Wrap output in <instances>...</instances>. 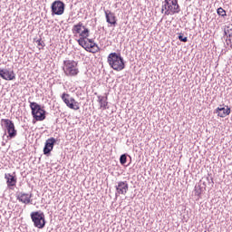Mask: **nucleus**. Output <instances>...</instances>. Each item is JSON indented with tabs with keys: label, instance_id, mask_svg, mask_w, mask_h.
Wrapping results in <instances>:
<instances>
[{
	"label": "nucleus",
	"instance_id": "1",
	"mask_svg": "<svg viewBox=\"0 0 232 232\" xmlns=\"http://www.w3.org/2000/svg\"><path fill=\"white\" fill-rule=\"evenodd\" d=\"M107 63L109 66L115 72H122L126 68L124 63V58L121 55V53H111L107 57Z\"/></svg>",
	"mask_w": 232,
	"mask_h": 232
},
{
	"label": "nucleus",
	"instance_id": "2",
	"mask_svg": "<svg viewBox=\"0 0 232 232\" xmlns=\"http://www.w3.org/2000/svg\"><path fill=\"white\" fill-rule=\"evenodd\" d=\"M180 12L179 0H164L161 6V14L164 15H175Z\"/></svg>",
	"mask_w": 232,
	"mask_h": 232
},
{
	"label": "nucleus",
	"instance_id": "3",
	"mask_svg": "<svg viewBox=\"0 0 232 232\" xmlns=\"http://www.w3.org/2000/svg\"><path fill=\"white\" fill-rule=\"evenodd\" d=\"M63 72L66 77H77L79 75V63L74 60H64Z\"/></svg>",
	"mask_w": 232,
	"mask_h": 232
},
{
	"label": "nucleus",
	"instance_id": "4",
	"mask_svg": "<svg viewBox=\"0 0 232 232\" xmlns=\"http://www.w3.org/2000/svg\"><path fill=\"white\" fill-rule=\"evenodd\" d=\"M72 34L74 37H78L77 43H83L86 37H90V29L84 26L82 22H79L72 26Z\"/></svg>",
	"mask_w": 232,
	"mask_h": 232
},
{
	"label": "nucleus",
	"instance_id": "5",
	"mask_svg": "<svg viewBox=\"0 0 232 232\" xmlns=\"http://www.w3.org/2000/svg\"><path fill=\"white\" fill-rule=\"evenodd\" d=\"M31 113L34 121H43L46 119V111L44 107H42L39 103L35 102H29Z\"/></svg>",
	"mask_w": 232,
	"mask_h": 232
},
{
	"label": "nucleus",
	"instance_id": "6",
	"mask_svg": "<svg viewBox=\"0 0 232 232\" xmlns=\"http://www.w3.org/2000/svg\"><path fill=\"white\" fill-rule=\"evenodd\" d=\"M31 220L33 221L34 227H37L38 229H43L46 226L44 212H42V211L32 212Z\"/></svg>",
	"mask_w": 232,
	"mask_h": 232
},
{
	"label": "nucleus",
	"instance_id": "7",
	"mask_svg": "<svg viewBox=\"0 0 232 232\" xmlns=\"http://www.w3.org/2000/svg\"><path fill=\"white\" fill-rule=\"evenodd\" d=\"M2 128H5L8 133L9 139H15L17 137V130H15V124L9 119H2L0 121Z\"/></svg>",
	"mask_w": 232,
	"mask_h": 232
},
{
	"label": "nucleus",
	"instance_id": "8",
	"mask_svg": "<svg viewBox=\"0 0 232 232\" xmlns=\"http://www.w3.org/2000/svg\"><path fill=\"white\" fill-rule=\"evenodd\" d=\"M61 99L67 106V108H70V110H74L75 111L80 110L81 105L79 104V102H76L73 97L70 96L69 93L63 92L61 96Z\"/></svg>",
	"mask_w": 232,
	"mask_h": 232
},
{
	"label": "nucleus",
	"instance_id": "9",
	"mask_svg": "<svg viewBox=\"0 0 232 232\" xmlns=\"http://www.w3.org/2000/svg\"><path fill=\"white\" fill-rule=\"evenodd\" d=\"M83 42H78V44L84 48L86 52H90L91 53H97L99 52V46H97V44L93 42V40L86 37V39L82 40Z\"/></svg>",
	"mask_w": 232,
	"mask_h": 232
},
{
	"label": "nucleus",
	"instance_id": "10",
	"mask_svg": "<svg viewBox=\"0 0 232 232\" xmlns=\"http://www.w3.org/2000/svg\"><path fill=\"white\" fill-rule=\"evenodd\" d=\"M52 13L54 15H63L64 14V3L61 0H56L52 4Z\"/></svg>",
	"mask_w": 232,
	"mask_h": 232
},
{
	"label": "nucleus",
	"instance_id": "11",
	"mask_svg": "<svg viewBox=\"0 0 232 232\" xmlns=\"http://www.w3.org/2000/svg\"><path fill=\"white\" fill-rule=\"evenodd\" d=\"M16 200L22 204L28 205L32 202V194H28L26 192H17Z\"/></svg>",
	"mask_w": 232,
	"mask_h": 232
},
{
	"label": "nucleus",
	"instance_id": "12",
	"mask_svg": "<svg viewBox=\"0 0 232 232\" xmlns=\"http://www.w3.org/2000/svg\"><path fill=\"white\" fill-rule=\"evenodd\" d=\"M215 113H217L218 117H220L221 119H224L231 113V108H229V106H227V105H225V107L220 105L219 107H218L215 110Z\"/></svg>",
	"mask_w": 232,
	"mask_h": 232
},
{
	"label": "nucleus",
	"instance_id": "13",
	"mask_svg": "<svg viewBox=\"0 0 232 232\" xmlns=\"http://www.w3.org/2000/svg\"><path fill=\"white\" fill-rule=\"evenodd\" d=\"M0 77L5 81H14V79H15V73L14 71L0 69Z\"/></svg>",
	"mask_w": 232,
	"mask_h": 232
},
{
	"label": "nucleus",
	"instance_id": "14",
	"mask_svg": "<svg viewBox=\"0 0 232 232\" xmlns=\"http://www.w3.org/2000/svg\"><path fill=\"white\" fill-rule=\"evenodd\" d=\"M129 186L126 181H120L116 187L118 195H126L128 193Z\"/></svg>",
	"mask_w": 232,
	"mask_h": 232
},
{
	"label": "nucleus",
	"instance_id": "15",
	"mask_svg": "<svg viewBox=\"0 0 232 232\" xmlns=\"http://www.w3.org/2000/svg\"><path fill=\"white\" fill-rule=\"evenodd\" d=\"M56 140L55 138H50L45 141V146L44 148V155H48L53 150V146Z\"/></svg>",
	"mask_w": 232,
	"mask_h": 232
},
{
	"label": "nucleus",
	"instance_id": "16",
	"mask_svg": "<svg viewBox=\"0 0 232 232\" xmlns=\"http://www.w3.org/2000/svg\"><path fill=\"white\" fill-rule=\"evenodd\" d=\"M105 17L106 22L109 23V24H113L114 26L117 24V17L111 11H105Z\"/></svg>",
	"mask_w": 232,
	"mask_h": 232
},
{
	"label": "nucleus",
	"instance_id": "17",
	"mask_svg": "<svg viewBox=\"0 0 232 232\" xmlns=\"http://www.w3.org/2000/svg\"><path fill=\"white\" fill-rule=\"evenodd\" d=\"M5 179L6 180L8 188H13L14 186H15V184H17V178L10 173L5 174Z\"/></svg>",
	"mask_w": 232,
	"mask_h": 232
},
{
	"label": "nucleus",
	"instance_id": "18",
	"mask_svg": "<svg viewBox=\"0 0 232 232\" xmlns=\"http://www.w3.org/2000/svg\"><path fill=\"white\" fill-rule=\"evenodd\" d=\"M98 102L102 110H106L108 108V98L104 96H98Z\"/></svg>",
	"mask_w": 232,
	"mask_h": 232
},
{
	"label": "nucleus",
	"instance_id": "19",
	"mask_svg": "<svg viewBox=\"0 0 232 232\" xmlns=\"http://www.w3.org/2000/svg\"><path fill=\"white\" fill-rule=\"evenodd\" d=\"M128 160V158L126 157V154H122L120 158V162L122 166H124V164H126Z\"/></svg>",
	"mask_w": 232,
	"mask_h": 232
},
{
	"label": "nucleus",
	"instance_id": "20",
	"mask_svg": "<svg viewBox=\"0 0 232 232\" xmlns=\"http://www.w3.org/2000/svg\"><path fill=\"white\" fill-rule=\"evenodd\" d=\"M218 15H221V17H226V10L224 8H218Z\"/></svg>",
	"mask_w": 232,
	"mask_h": 232
},
{
	"label": "nucleus",
	"instance_id": "21",
	"mask_svg": "<svg viewBox=\"0 0 232 232\" xmlns=\"http://www.w3.org/2000/svg\"><path fill=\"white\" fill-rule=\"evenodd\" d=\"M225 34H226V35H227V37L229 39L232 35V29H229V27H228L227 30H225Z\"/></svg>",
	"mask_w": 232,
	"mask_h": 232
},
{
	"label": "nucleus",
	"instance_id": "22",
	"mask_svg": "<svg viewBox=\"0 0 232 232\" xmlns=\"http://www.w3.org/2000/svg\"><path fill=\"white\" fill-rule=\"evenodd\" d=\"M179 39L181 41V43H188V37H184L182 35H179Z\"/></svg>",
	"mask_w": 232,
	"mask_h": 232
},
{
	"label": "nucleus",
	"instance_id": "23",
	"mask_svg": "<svg viewBox=\"0 0 232 232\" xmlns=\"http://www.w3.org/2000/svg\"><path fill=\"white\" fill-rule=\"evenodd\" d=\"M200 194L201 192L196 189V195H198V197H200Z\"/></svg>",
	"mask_w": 232,
	"mask_h": 232
},
{
	"label": "nucleus",
	"instance_id": "24",
	"mask_svg": "<svg viewBox=\"0 0 232 232\" xmlns=\"http://www.w3.org/2000/svg\"><path fill=\"white\" fill-rule=\"evenodd\" d=\"M228 42L232 44V35L228 38Z\"/></svg>",
	"mask_w": 232,
	"mask_h": 232
},
{
	"label": "nucleus",
	"instance_id": "25",
	"mask_svg": "<svg viewBox=\"0 0 232 232\" xmlns=\"http://www.w3.org/2000/svg\"><path fill=\"white\" fill-rule=\"evenodd\" d=\"M38 45H41V40L38 41Z\"/></svg>",
	"mask_w": 232,
	"mask_h": 232
}]
</instances>
